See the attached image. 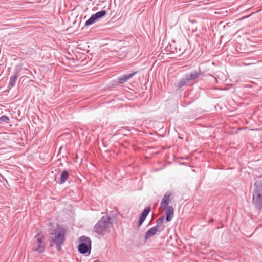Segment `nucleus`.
I'll return each mask as SVG.
<instances>
[{
	"mask_svg": "<svg viewBox=\"0 0 262 262\" xmlns=\"http://www.w3.org/2000/svg\"><path fill=\"white\" fill-rule=\"evenodd\" d=\"M112 226L111 217L103 216L95 225L94 230L98 235L104 236L110 232Z\"/></svg>",
	"mask_w": 262,
	"mask_h": 262,
	"instance_id": "nucleus-1",
	"label": "nucleus"
},
{
	"mask_svg": "<svg viewBox=\"0 0 262 262\" xmlns=\"http://www.w3.org/2000/svg\"><path fill=\"white\" fill-rule=\"evenodd\" d=\"M253 203L258 209L262 208V182L257 181L254 184Z\"/></svg>",
	"mask_w": 262,
	"mask_h": 262,
	"instance_id": "nucleus-2",
	"label": "nucleus"
},
{
	"mask_svg": "<svg viewBox=\"0 0 262 262\" xmlns=\"http://www.w3.org/2000/svg\"><path fill=\"white\" fill-rule=\"evenodd\" d=\"M45 237L41 232H39L35 236L32 249L38 253H42L45 251Z\"/></svg>",
	"mask_w": 262,
	"mask_h": 262,
	"instance_id": "nucleus-3",
	"label": "nucleus"
},
{
	"mask_svg": "<svg viewBox=\"0 0 262 262\" xmlns=\"http://www.w3.org/2000/svg\"><path fill=\"white\" fill-rule=\"evenodd\" d=\"M80 243L78 247V250L80 253L85 254L91 252V239L86 236H82L79 238Z\"/></svg>",
	"mask_w": 262,
	"mask_h": 262,
	"instance_id": "nucleus-4",
	"label": "nucleus"
},
{
	"mask_svg": "<svg viewBox=\"0 0 262 262\" xmlns=\"http://www.w3.org/2000/svg\"><path fill=\"white\" fill-rule=\"evenodd\" d=\"M66 231L63 228H59L55 232L54 237L52 239L51 242L52 244H55L56 248L58 251H60L61 249V245L63 244L64 241L66 239L65 238Z\"/></svg>",
	"mask_w": 262,
	"mask_h": 262,
	"instance_id": "nucleus-5",
	"label": "nucleus"
},
{
	"mask_svg": "<svg viewBox=\"0 0 262 262\" xmlns=\"http://www.w3.org/2000/svg\"><path fill=\"white\" fill-rule=\"evenodd\" d=\"M171 193L170 192H167L162 199V202L160 204L161 207L165 208L169 206L168 205L171 201Z\"/></svg>",
	"mask_w": 262,
	"mask_h": 262,
	"instance_id": "nucleus-6",
	"label": "nucleus"
},
{
	"mask_svg": "<svg viewBox=\"0 0 262 262\" xmlns=\"http://www.w3.org/2000/svg\"><path fill=\"white\" fill-rule=\"evenodd\" d=\"M163 209L165 210V213L166 215V221L167 222L170 221L173 216V214H174L173 208L170 206L166 207L165 208H163Z\"/></svg>",
	"mask_w": 262,
	"mask_h": 262,
	"instance_id": "nucleus-7",
	"label": "nucleus"
},
{
	"mask_svg": "<svg viewBox=\"0 0 262 262\" xmlns=\"http://www.w3.org/2000/svg\"><path fill=\"white\" fill-rule=\"evenodd\" d=\"M136 73V72H133L128 74H124L122 76L120 77H118L117 79V82L119 84H123L128 81L130 78L133 77Z\"/></svg>",
	"mask_w": 262,
	"mask_h": 262,
	"instance_id": "nucleus-8",
	"label": "nucleus"
},
{
	"mask_svg": "<svg viewBox=\"0 0 262 262\" xmlns=\"http://www.w3.org/2000/svg\"><path fill=\"white\" fill-rule=\"evenodd\" d=\"M200 71H194L186 75L188 81H191L198 78L200 75Z\"/></svg>",
	"mask_w": 262,
	"mask_h": 262,
	"instance_id": "nucleus-9",
	"label": "nucleus"
},
{
	"mask_svg": "<svg viewBox=\"0 0 262 262\" xmlns=\"http://www.w3.org/2000/svg\"><path fill=\"white\" fill-rule=\"evenodd\" d=\"M158 230L157 226H154L150 228L145 233V239L147 240L156 234Z\"/></svg>",
	"mask_w": 262,
	"mask_h": 262,
	"instance_id": "nucleus-10",
	"label": "nucleus"
},
{
	"mask_svg": "<svg viewBox=\"0 0 262 262\" xmlns=\"http://www.w3.org/2000/svg\"><path fill=\"white\" fill-rule=\"evenodd\" d=\"M19 74V70H17L14 73V75L11 76L10 78L9 81V85H11V87H14L16 84V82L18 79Z\"/></svg>",
	"mask_w": 262,
	"mask_h": 262,
	"instance_id": "nucleus-11",
	"label": "nucleus"
},
{
	"mask_svg": "<svg viewBox=\"0 0 262 262\" xmlns=\"http://www.w3.org/2000/svg\"><path fill=\"white\" fill-rule=\"evenodd\" d=\"M69 174L68 171H63L60 175V181L59 182V183L63 184L66 182L69 177Z\"/></svg>",
	"mask_w": 262,
	"mask_h": 262,
	"instance_id": "nucleus-12",
	"label": "nucleus"
},
{
	"mask_svg": "<svg viewBox=\"0 0 262 262\" xmlns=\"http://www.w3.org/2000/svg\"><path fill=\"white\" fill-rule=\"evenodd\" d=\"M188 84V81L186 77L185 78L182 79L178 82L176 84V86L179 89H181L182 86L187 85Z\"/></svg>",
	"mask_w": 262,
	"mask_h": 262,
	"instance_id": "nucleus-13",
	"label": "nucleus"
},
{
	"mask_svg": "<svg viewBox=\"0 0 262 262\" xmlns=\"http://www.w3.org/2000/svg\"><path fill=\"white\" fill-rule=\"evenodd\" d=\"M106 14L105 10H101L99 12H96L95 14H93L97 20L99 18H102Z\"/></svg>",
	"mask_w": 262,
	"mask_h": 262,
	"instance_id": "nucleus-14",
	"label": "nucleus"
},
{
	"mask_svg": "<svg viewBox=\"0 0 262 262\" xmlns=\"http://www.w3.org/2000/svg\"><path fill=\"white\" fill-rule=\"evenodd\" d=\"M97 21V20L96 19L95 17L93 15H92L90 18L89 19H88L85 23V26H90L91 25H92L94 23H95L96 21Z\"/></svg>",
	"mask_w": 262,
	"mask_h": 262,
	"instance_id": "nucleus-15",
	"label": "nucleus"
},
{
	"mask_svg": "<svg viewBox=\"0 0 262 262\" xmlns=\"http://www.w3.org/2000/svg\"><path fill=\"white\" fill-rule=\"evenodd\" d=\"M151 210V207L150 206L147 207L145 208L142 213H141V215L143 216V217L146 218L147 216L149 214Z\"/></svg>",
	"mask_w": 262,
	"mask_h": 262,
	"instance_id": "nucleus-16",
	"label": "nucleus"
},
{
	"mask_svg": "<svg viewBox=\"0 0 262 262\" xmlns=\"http://www.w3.org/2000/svg\"><path fill=\"white\" fill-rule=\"evenodd\" d=\"M164 219V216H162L160 217L159 218H158L156 220V225L155 226H157V228H158L159 225H160L161 224H162L163 223Z\"/></svg>",
	"mask_w": 262,
	"mask_h": 262,
	"instance_id": "nucleus-17",
	"label": "nucleus"
},
{
	"mask_svg": "<svg viewBox=\"0 0 262 262\" xmlns=\"http://www.w3.org/2000/svg\"><path fill=\"white\" fill-rule=\"evenodd\" d=\"M9 121V117L6 115L2 116L0 117V122H4L8 123Z\"/></svg>",
	"mask_w": 262,
	"mask_h": 262,
	"instance_id": "nucleus-18",
	"label": "nucleus"
},
{
	"mask_svg": "<svg viewBox=\"0 0 262 262\" xmlns=\"http://www.w3.org/2000/svg\"><path fill=\"white\" fill-rule=\"evenodd\" d=\"M145 217H143V216L141 215L138 222V226L140 227L143 223V222L145 220Z\"/></svg>",
	"mask_w": 262,
	"mask_h": 262,
	"instance_id": "nucleus-19",
	"label": "nucleus"
},
{
	"mask_svg": "<svg viewBox=\"0 0 262 262\" xmlns=\"http://www.w3.org/2000/svg\"><path fill=\"white\" fill-rule=\"evenodd\" d=\"M171 52L179 54L182 53L183 51L181 50L180 48L178 50L177 47H175L174 50H171Z\"/></svg>",
	"mask_w": 262,
	"mask_h": 262,
	"instance_id": "nucleus-20",
	"label": "nucleus"
},
{
	"mask_svg": "<svg viewBox=\"0 0 262 262\" xmlns=\"http://www.w3.org/2000/svg\"><path fill=\"white\" fill-rule=\"evenodd\" d=\"M190 21H191L192 23H196V21H195V20H190Z\"/></svg>",
	"mask_w": 262,
	"mask_h": 262,
	"instance_id": "nucleus-21",
	"label": "nucleus"
},
{
	"mask_svg": "<svg viewBox=\"0 0 262 262\" xmlns=\"http://www.w3.org/2000/svg\"><path fill=\"white\" fill-rule=\"evenodd\" d=\"M93 262H101L100 261L98 260H96Z\"/></svg>",
	"mask_w": 262,
	"mask_h": 262,
	"instance_id": "nucleus-22",
	"label": "nucleus"
},
{
	"mask_svg": "<svg viewBox=\"0 0 262 262\" xmlns=\"http://www.w3.org/2000/svg\"><path fill=\"white\" fill-rule=\"evenodd\" d=\"M212 221H213V219H211V220H209V222H211Z\"/></svg>",
	"mask_w": 262,
	"mask_h": 262,
	"instance_id": "nucleus-23",
	"label": "nucleus"
}]
</instances>
